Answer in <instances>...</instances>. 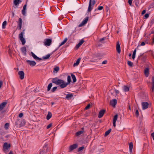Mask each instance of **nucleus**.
<instances>
[{
  "mask_svg": "<svg viewBox=\"0 0 154 154\" xmlns=\"http://www.w3.org/2000/svg\"><path fill=\"white\" fill-rule=\"evenodd\" d=\"M52 82L56 85H59L61 88H64L66 87V85L64 80L59 79L57 77L53 78L52 80Z\"/></svg>",
  "mask_w": 154,
  "mask_h": 154,
  "instance_id": "f257e3e1",
  "label": "nucleus"
},
{
  "mask_svg": "<svg viewBox=\"0 0 154 154\" xmlns=\"http://www.w3.org/2000/svg\"><path fill=\"white\" fill-rule=\"evenodd\" d=\"M25 124V121L24 120H20V119H17L15 122V125L17 127H21L24 125Z\"/></svg>",
  "mask_w": 154,
  "mask_h": 154,
  "instance_id": "f03ea898",
  "label": "nucleus"
},
{
  "mask_svg": "<svg viewBox=\"0 0 154 154\" xmlns=\"http://www.w3.org/2000/svg\"><path fill=\"white\" fill-rule=\"evenodd\" d=\"M11 147L10 144H8L7 142L4 143L3 146V151L5 153H7L9 151V149Z\"/></svg>",
  "mask_w": 154,
  "mask_h": 154,
  "instance_id": "7ed1b4c3",
  "label": "nucleus"
},
{
  "mask_svg": "<svg viewBox=\"0 0 154 154\" xmlns=\"http://www.w3.org/2000/svg\"><path fill=\"white\" fill-rule=\"evenodd\" d=\"M25 29H24L23 30L19 35V38L20 40L21 41L23 45H24L26 42V40L25 38L23 37V34L24 33V31Z\"/></svg>",
  "mask_w": 154,
  "mask_h": 154,
  "instance_id": "20e7f679",
  "label": "nucleus"
},
{
  "mask_svg": "<svg viewBox=\"0 0 154 154\" xmlns=\"http://www.w3.org/2000/svg\"><path fill=\"white\" fill-rule=\"evenodd\" d=\"M78 146L77 143H75L70 146L69 148V152L72 151L73 150L76 149Z\"/></svg>",
  "mask_w": 154,
  "mask_h": 154,
  "instance_id": "39448f33",
  "label": "nucleus"
},
{
  "mask_svg": "<svg viewBox=\"0 0 154 154\" xmlns=\"http://www.w3.org/2000/svg\"><path fill=\"white\" fill-rule=\"evenodd\" d=\"M88 19V17H86V18L82 21V23L78 25V27H81L85 25V24H86L87 22Z\"/></svg>",
  "mask_w": 154,
  "mask_h": 154,
  "instance_id": "423d86ee",
  "label": "nucleus"
},
{
  "mask_svg": "<svg viewBox=\"0 0 154 154\" xmlns=\"http://www.w3.org/2000/svg\"><path fill=\"white\" fill-rule=\"evenodd\" d=\"M26 62L31 66H34L36 64V62L34 61L27 60H26Z\"/></svg>",
  "mask_w": 154,
  "mask_h": 154,
  "instance_id": "0eeeda50",
  "label": "nucleus"
},
{
  "mask_svg": "<svg viewBox=\"0 0 154 154\" xmlns=\"http://www.w3.org/2000/svg\"><path fill=\"white\" fill-rule=\"evenodd\" d=\"M18 74L19 76L20 79L23 80L24 77V73L23 71H20L18 72Z\"/></svg>",
  "mask_w": 154,
  "mask_h": 154,
  "instance_id": "6e6552de",
  "label": "nucleus"
},
{
  "mask_svg": "<svg viewBox=\"0 0 154 154\" xmlns=\"http://www.w3.org/2000/svg\"><path fill=\"white\" fill-rule=\"evenodd\" d=\"M149 104L147 102H143L142 103V109H145L148 108Z\"/></svg>",
  "mask_w": 154,
  "mask_h": 154,
  "instance_id": "1a4fd4ad",
  "label": "nucleus"
},
{
  "mask_svg": "<svg viewBox=\"0 0 154 154\" xmlns=\"http://www.w3.org/2000/svg\"><path fill=\"white\" fill-rule=\"evenodd\" d=\"M138 60H140L142 63L145 62L146 59V57L145 56H142V54L140 55L138 57Z\"/></svg>",
  "mask_w": 154,
  "mask_h": 154,
  "instance_id": "9d476101",
  "label": "nucleus"
},
{
  "mask_svg": "<svg viewBox=\"0 0 154 154\" xmlns=\"http://www.w3.org/2000/svg\"><path fill=\"white\" fill-rule=\"evenodd\" d=\"M116 50L118 53L120 54L121 52V48L119 41L117 42L116 45Z\"/></svg>",
  "mask_w": 154,
  "mask_h": 154,
  "instance_id": "9b49d317",
  "label": "nucleus"
},
{
  "mask_svg": "<svg viewBox=\"0 0 154 154\" xmlns=\"http://www.w3.org/2000/svg\"><path fill=\"white\" fill-rule=\"evenodd\" d=\"M52 42V40L49 38L47 39L44 43L45 45L49 46L50 45Z\"/></svg>",
  "mask_w": 154,
  "mask_h": 154,
  "instance_id": "f8f14e48",
  "label": "nucleus"
},
{
  "mask_svg": "<svg viewBox=\"0 0 154 154\" xmlns=\"http://www.w3.org/2000/svg\"><path fill=\"white\" fill-rule=\"evenodd\" d=\"M105 112V110L102 109V110H100L99 113V114H98V118H102Z\"/></svg>",
  "mask_w": 154,
  "mask_h": 154,
  "instance_id": "ddd939ff",
  "label": "nucleus"
},
{
  "mask_svg": "<svg viewBox=\"0 0 154 154\" xmlns=\"http://www.w3.org/2000/svg\"><path fill=\"white\" fill-rule=\"evenodd\" d=\"M117 103V100L116 99H114L110 101V104L113 107H115Z\"/></svg>",
  "mask_w": 154,
  "mask_h": 154,
  "instance_id": "4468645a",
  "label": "nucleus"
},
{
  "mask_svg": "<svg viewBox=\"0 0 154 154\" xmlns=\"http://www.w3.org/2000/svg\"><path fill=\"white\" fill-rule=\"evenodd\" d=\"M7 103V102H4L0 104V111H1L4 108L5 106Z\"/></svg>",
  "mask_w": 154,
  "mask_h": 154,
  "instance_id": "2eb2a0df",
  "label": "nucleus"
},
{
  "mask_svg": "<svg viewBox=\"0 0 154 154\" xmlns=\"http://www.w3.org/2000/svg\"><path fill=\"white\" fill-rule=\"evenodd\" d=\"M67 38H65L64 39V40H63V41L59 45V46H58V47L54 51V52H55V51H56L58 48H59L61 46V45H63V44H64L67 41Z\"/></svg>",
  "mask_w": 154,
  "mask_h": 154,
  "instance_id": "dca6fc26",
  "label": "nucleus"
},
{
  "mask_svg": "<svg viewBox=\"0 0 154 154\" xmlns=\"http://www.w3.org/2000/svg\"><path fill=\"white\" fill-rule=\"evenodd\" d=\"M22 53L25 55L26 54V49L25 47H23L21 48Z\"/></svg>",
  "mask_w": 154,
  "mask_h": 154,
  "instance_id": "f3484780",
  "label": "nucleus"
},
{
  "mask_svg": "<svg viewBox=\"0 0 154 154\" xmlns=\"http://www.w3.org/2000/svg\"><path fill=\"white\" fill-rule=\"evenodd\" d=\"M84 42V41L82 39L81 40L79 43L76 45L75 46V48L77 49L79 47L83 44Z\"/></svg>",
  "mask_w": 154,
  "mask_h": 154,
  "instance_id": "a211bd4d",
  "label": "nucleus"
},
{
  "mask_svg": "<svg viewBox=\"0 0 154 154\" xmlns=\"http://www.w3.org/2000/svg\"><path fill=\"white\" fill-rule=\"evenodd\" d=\"M91 2L92 0H89V6L88 8V11L90 12L93 8V7H91Z\"/></svg>",
  "mask_w": 154,
  "mask_h": 154,
  "instance_id": "6ab92c4d",
  "label": "nucleus"
},
{
  "mask_svg": "<svg viewBox=\"0 0 154 154\" xmlns=\"http://www.w3.org/2000/svg\"><path fill=\"white\" fill-rule=\"evenodd\" d=\"M152 86H151V89H152V92H153L154 91V77H152Z\"/></svg>",
  "mask_w": 154,
  "mask_h": 154,
  "instance_id": "aec40b11",
  "label": "nucleus"
},
{
  "mask_svg": "<svg viewBox=\"0 0 154 154\" xmlns=\"http://www.w3.org/2000/svg\"><path fill=\"white\" fill-rule=\"evenodd\" d=\"M84 128H82V130L77 132L76 133V135L77 136H79L81 134H82L84 132Z\"/></svg>",
  "mask_w": 154,
  "mask_h": 154,
  "instance_id": "412c9836",
  "label": "nucleus"
},
{
  "mask_svg": "<svg viewBox=\"0 0 154 154\" xmlns=\"http://www.w3.org/2000/svg\"><path fill=\"white\" fill-rule=\"evenodd\" d=\"M81 60V58L80 57L77 60L76 62L73 65V66L74 67H75V66H78L80 62V61Z\"/></svg>",
  "mask_w": 154,
  "mask_h": 154,
  "instance_id": "4be33fe9",
  "label": "nucleus"
},
{
  "mask_svg": "<svg viewBox=\"0 0 154 154\" xmlns=\"http://www.w3.org/2000/svg\"><path fill=\"white\" fill-rule=\"evenodd\" d=\"M149 69L148 68H146L144 70V73L146 77L148 76Z\"/></svg>",
  "mask_w": 154,
  "mask_h": 154,
  "instance_id": "5701e85b",
  "label": "nucleus"
},
{
  "mask_svg": "<svg viewBox=\"0 0 154 154\" xmlns=\"http://www.w3.org/2000/svg\"><path fill=\"white\" fill-rule=\"evenodd\" d=\"M67 82H65V83L66 85V86L69 84H70V82H71V77L70 75H68L67 76Z\"/></svg>",
  "mask_w": 154,
  "mask_h": 154,
  "instance_id": "b1692460",
  "label": "nucleus"
},
{
  "mask_svg": "<svg viewBox=\"0 0 154 154\" xmlns=\"http://www.w3.org/2000/svg\"><path fill=\"white\" fill-rule=\"evenodd\" d=\"M21 2V0H14V3L15 5L17 6Z\"/></svg>",
  "mask_w": 154,
  "mask_h": 154,
  "instance_id": "393cba45",
  "label": "nucleus"
},
{
  "mask_svg": "<svg viewBox=\"0 0 154 154\" xmlns=\"http://www.w3.org/2000/svg\"><path fill=\"white\" fill-rule=\"evenodd\" d=\"M52 114L50 112H48V114L46 116V119L47 120H49L52 117Z\"/></svg>",
  "mask_w": 154,
  "mask_h": 154,
  "instance_id": "a878e982",
  "label": "nucleus"
},
{
  "mask_svg": "<svg viewBox=\"0 0 154 154\" xmlns=\"http://www.w3.org/2000/svg\"><path fill=\"white\" fill-rule=\"evenodd\" d=\"M71 75L73 80V83H75L76 81V79L75 76L72 73H71Z\"/></svg>",
  "mask_w": 154,
  "mask_h": 154,
  "instance_id": "bb28decb",
  "label": "nucleus"
},
{
  "mask_svg": "<svg viewBox=\"0 0 154 154\" xmlns=\"http://www.w3.org/2000/svg\"><path fill=\"white\" fill-rule=\"evenodd\" d=\"M133 147V144L132 142L130 143L129 144V151L131 153Z\"/></svg>",
  "mask_w": 154,
  "mask_h": 154,
  "instance_id": "cd10ccee",
  "label": "nucleus"
},
{
  "mask_svg": "<svg viewBox=\"0 0 154 154\" xmlns=\"http://www.w3.org/2000/svg\"><path fill=\"white\" fill-rule=\"evenodd\" d=\"M123 89L125 92H127L129 90V87L126 85H124L123 87Z\"/></svg>",
  "mask_w": 154,
  "mask_h": 154,
  "instance_id": "c85d7f7f",
  "label": "nucleus"
},
{
  "mask_svg": "<svg viewBox=\"0 0 154 154\" xmlns=\"http://www.w3.org/2000/svg\"><path fill=\"white\" fill-rule=\"evenodd\" d=\"M73 95L72 94H67L66 97V99H68V100H69L72 97Z\"/></svg>",
  "mask_w": 154,
  "mask_h": 154,
  "instance_id": "c756f323",
  "label": "nucleus"
},
{
  "mask_svg": "<svg viewBox=\"0 0 154 154\" xmlns=\"http://www.w3.org/2000/svg\"><path fill=\"white\" fill-rule=\"evenodd\" d=\"M111 131V129L110 128L108 130L106 131L104 134V136L106 137L109 134Z\"/></svg>",
  "mask_w": 154,
  "mask_h": 154,
  "instance_id": "7c9ffc66",
  "label": "nucleus"
},
{
  "mask_svg": "<svg viewBox=\"0 0 154 154\" xmlns=\"http://www.w3.org/2000/svg\"><path fill=\"white\" fill-rule=\"evenodd\" d=\"M51 56V54H48L45 56H43L42 57V58L44 60H47Z\"/></svg>",
  "mask_w": 154,
  "mask_h": 154,
  "instance_id": "2f4dec72",
  "label": "nucleus"
},
{
  "mask_svg": "<svg viewBox=\"0 0 154 154\" xmlns=\"http://www.w3.org/2000/svg\"><path fill=\"white\" fill-rule=\"evenodd\" d=\"M52 86V83H50L48 85L47 87V91H49L51 89Z\"/></svg>",
  "mask_w": 154,
  "mask_h": 154,
  "instance_id": "473e14b6",
  "label": "nucleus"
},
{
  "mask_svg": "<svg viewBox=\"0 0 154 154\" xmlns=\"http://www.w3.org/2000/svg\"><path fill=\"white\" fill-rule=\"evenodd\" d=\"M118 117V115L117 114H116L114 116L113 121L116 122L117 120Z\"/></svg>",
  "mask_w": 154,
  "mask_h": 154,
  "instance_id": "72a5a7b5",
  "label": "nucleus"
},
{
  "mask_svg": "<svg viewBox=\"0 0 154 154\" xmlns=\"http://www.w3.org/2000/svg\"><path fill=\"white\" fill-rule=\"evenodd\" d=\"M31 54L32 56L33 57L35 60H36L37 58V56L33 52H31Z\"/></svg>",
  "mask_w": 154,
  "mask_h": 154,
  "instance_id": "f704fd0d",
  "label": "nucleus"
},
{
  "mask_svg": "<svg viewBox=\"0 0 154 154\" xmlns=\"http://www.w3.org/2000/svg\"><path fill=\"white\" fill-rule=\"evenodd\" d=\"M22 20L21 18H19V21L18 23V25H22Z\"/></svg>",
  "mask_w": 154,
  "mask_h": 154,
  "instance_id": "c9c22d12",
  "label": "nucleus"
},
{
  "mask_svg": "<svg viewBox=\"0 0 154 154\" xmlns=\"http://www.w3.org/2000/svg\"><path fill=\"white\" fill-rule=\"evenodd\" d=\"M7 24V21H5L3 22L2 23V28L3 29H5V26Z\"/></svg>",
  "mask_w": 154,
  "mask_h": 154,
  "instance_id": "e433bc0d",
  "label": "nucleus"
},
{
  "mask_svg": "<svg viewBox=\"0 0 154 154\" xmlns=\"http://www.w3.org/2000/svg\"><path fill=\"white\" fill-rule=\"evenodd\" d=\"M128 64V66H130L131 67L133 66V63L130 61H128L127 62Z\"/></svg>",
  "mask_w": 154,
  "mask_h": 154,
  "instance_id": "4c0bfd02",
  "label": "nucleus"
},
{
  "mask_svg": "<svg viewBox=\"0 0 154 154\" xmlns=\"http://www.w3.org/2000/svg\"><path fill=\"white\" fill-rule=\"evenodd\" d=\"M59 70V67L58 66H56V67L54 68L53 71H56V72H57Z\"/></svg>",
  "mask_w": 154,
  "mask_h": 154,
  "instance_id": "58836bf2",
  "label": "nucleus"
},
{
  "mask_svg": "<svg viewBox=\"0 0 154 154\" xmlns=\"http://www.w3.org/2000/svg\"><path fill=\"white\" fill-rule=\"evenodd\" d=\"M133 3H134L135 5L137 7H138L139 3L138 0H135L133 2Z\"/></svg>",
  "mask_w": 154,
  "mask_h": 154,
  "instance_id": "ea45409f",
  "label": "nucleus"
},
{
  "mask_svg": "<svg viewBox=\"0 0 154 154\" xmlns=\"http://www.w3.org/2000/svg\"><path fill=\"white\" fill-rule=\"evenodd\" d=\"M106 38V37H104L103 38H101L100 39L99 42H102V43H104V42H103L102 41L105 40Z\"/></svg>",
  "mask_w": 154,
  "mask_h": 154,
  "instance_id": "a19ab883",
  "label": "nucleus"
},
{
  "mask_svg": "<svg viewBox=\"0 0 154 154\" xmlns=\"http://www.w3.org/2000/svg\"><path fill=\"white\" fill-rule=\"evenodd\" d=\"M154 7V3L153 2L149 6V9L153 8Z\"/></svg>",
  "mask_w": 154,
  "mask_h": 154,
  "instance_id": "79ce46f5",
  "label": "nucleus"
},
{
  "mask_svg": "<svg viewBox=\"0 0 154 154\" xmlns=\"http://www.w3.org/2000/svg\"><path fill=\"white\" fill-rule=\"evenodd\" d=\"M57 88V87L56 86L54 87L51 89V91L52 92H54L56 90Z\"/></svg>",
  "mask_w": 154,
  "mask_h": 154,
  "instance_id": "37998d69",
  "label": "nucleus"
},
{
  "mask_svg": "<svg viewBox=\"0 0 154 154\" xmlns=\"http://www.w3.org/2000/svg\"><path fill=\"white\" fill-rule=\"evenodd\" d=\"M9 126V124L8 123H6L5 126V129L7 130L8 128V127Z\"/></svg>",
  "mask_w": 154,
  "mask_h": 154,
  "instance_id": "c03bdc74",
  "label": "nucleus"
},
{
  "mask_svg": "<svg viewBox=\"0 0 154 154\" xmlns=\"http://www.w3.org/2000/svg\"><path fill=\"white\" fill-rule=\"evenodd\" d=\"M91 106V105L90 104H88L85 107L84 109V110H87Z\"/></svg>",
  "mask_w": 154,
  "mask_h": 154,
  "instance_id": "a18cd8bd",
  "label": "nucleus"
},
{
  "mask_svg": "<svg viewBox=\"0 0 154 154\" xmlns=\"http://www.w3.org/2000/svg\"><path fill=\"white\" fill-rule=\"evenodd\" d=\"M84 148V146H81L78 149V152L80 151H81Z\"/></svg>",
  "mask_w": 154,
  "mask_h": 154,
  "instance_id": "49530a36",
  "label": "nucleus"
},
{
  "mask_svg": "<svg viewBox=\"0 0 154 154\" xmlns=\"http://www.w3.org/2000/svg\"><path fill=\"white\" fill-rule=\"evenodd\" d=\"M26 10L23 9L22 10V14L24 16L26 15Z\"/></svg>",
  "mask_w": 154,
  "mask_h": 154,
  "instance_id": "de8ad7c7",
  "label": "nucleus"
},
{
  "mask_svg": "<svg viewBox=\"0 0 154 154\" xmlns=\"http://www.w3.org/2000/svg\"><path fill=\"white\" fill-rule=\"evenodd\" d=\"M135 114L136 116L137 117H138V116L139 115V112H138V110L137 109L135 111Z\"/></svg>",
  "mask_w": 154,
  "mask_h": 154,
  "instance_id": "09e8293b",
  "label": "nucleus"
},
{
  "mask_svg": "<svg viewBox=\"0 0 154 154\" xmlns=\"http://www.w3.org/2000/svg\"><path fill=\"white\" fill-rule=\"evenodd\" d=\"M152 33L154 34L153 37L152 39V45H153V44L154 43V31H152L151 32V34H152Z\"/></svg>",
  "mask_w": 154,
  "mask_h": 154,
  "instance_id": "8fccbe9b",
  "label": "nucleus"
},
{
  "mask_svg": "<svg viewBox=\"0 0 154 154\" xmlns=\"http://www.w3.org/2000/svg\"><path fill=\"white\" fill-rule=\"evenodd\" d=\"M46 152L43 150H41L39 152V154H46Z\"/></svg>",
  "mask_w": 154,
  "mask_h": 154,
  "instance_id": "3c124183",
  "label": "nucleus"
},
{
  "mask_svg": "<svg viewBox=\"0 0 154 154\" xmlns=\"http://www.w3.org/2000/svg\"><path fill=\"white\" fill-rule=\"evenodd\" d=\"M149 17V14H146L144 17V18L146 19L148 18Z\"/></svg>",
  "mask_w": 154,
  "mask_h": 154,
  "instance_id": "603ef678",
  "label": "nucleus"
},
{
  "mask_svg": "<svg viewBox=\"0 0 154 154\" xmlns=\"http://www.w3.org/2000/svg\"><path fill=\"white\" fill-rule=\"evenodd\" d=\"M132 0H128V3L130 6H132Z\"/></svg>",
  "mask_w": 154,
  "mask_h": 154,
  "instance_id": "864d4df0",
  "label": "nucleus"
},
{
  "mask_svg": "<svg viewBox=\"0 0 154 154\" xmlns=\"http://www.w3.org/2000/svg\"><path fill=\"white\" fill-rule=\"evenodd\" d=\"M103 7L102 6H99L97 8V10H101L103 9Z\"/></svg>",
  "mask_w": 154,
  "mask_h": 154,
  "instance_id": "5fc2aeb1",
  "label": "nucleus"
},
{
  "mask_svg": "<svg viewBox=\"0 0 154 154\" xmlns=\"http://www.w3.org/2000/svg\"><path fill=\"white\" fill-rule=\"evenodd\" d=\"M52 125V124L51 123L49 124L47 127V129L49 128Z\"/></svg>",
  "mask_w": 154,
  "mask_h": 154,
  "instance_id": "6e6d98bb",
  "label": "nucleus"
},
{
  "mask_svg": "<svg viewBox=\"0 0 154 154\" xmlns=\"http://www.w3.org/2000/svg\"><path fill=\"white\" fill-rule=\"evenodd\" d=\"M23 113H20L19 115V117L20 118H21L23 116Z\"/></svg>",
  "mask_w": 154,
  "mask_h": 154,
  "instance_id": "4d7b16f0",
  "label": "nucleus"
},
{
  "mask_svg": "<svg viewBox=\"0 0 154 154\" xmlns=\"http://www.w3.org/2000/svg\"><path fill=\"white\" fill-rule=\"evenodd\" d=\"M18 25V26L17 27V28L19 30H20L21 29L22 25Z\"/></svg>",
  "mask_w": 154,
  "mask_h": 154,
  "instance_id": "13d9d810",
  "label": "nucleus"
},
{
  "mask_svg": "<svg viewBox=\"0 0 154 154\" xmlns=\"http://www.w3.org/2000/svg\"><path fill=\"white\" fill-rule=\"evenodd\" d=\"M154 22V18H152L150 22V23L152 25Z\"/></svg>",
  "mask_w": 154,
  "mask_h": 154,
  "instance_id": "bf43d9fd",
  "label": "nucleus"
},
{
  "mask_svg": "<svg viewBox=\"0 0 154 154\" xmlns=\"http://www.w3.org/2000/svg\"><path fill=\"white\" fill-rule=\"evenodd\" d=\"M115 91L116 94H118L119 93V91L117 89H115Z\"/></svg>",
  "mask_w": 154,
  "mask_h": 154,
  "instance_id": "052dcab7",
  "label": "nucleus"
},
{
  "mask_svg": "<svg viewBox=\"0 0 154 154\" xmlns=\"http://www.w3.org/2000/svg\"><path fill=\"white\" fill-rule=\"evenodd\" d=\"M107 63V60H104L102 62V64H106Z\"/></svg>",
  "mask_w": 154,
  "mask_h": 154,
  "instance_id": "680f3d73",
  "label": "nucleus"
},
{
  "mask_svg": "<svg viewBox=\"0 0 154 154\" xmlns=\"http://www.w3.org/2000/svg\"><path fill=\"white\" fill-rule=\"evenodd\" d=\"M151 136L152 137L153 139L154 140V132H153L151 134Z\"/></svg>",
  "mask_w": 154,
  "mask_h": 154,
  "instance_id": "e2e57ef3",
  "label": "nucleus"
},
{
  "mask_svg": "<svg viewBox=\"0 0 154 154\" xmlns=\"http://www.w3.org/2000/svg\"><path fill=\"white\" fill-rule=\"evenodd\" d=\"M95 2H95V0H93L92 1V5H93V6L95 4Z\"/></svg>",
  "mask_w": 154,
  "mask_h": 154,
  "instance_id": "0e129e2a",
  "label": "nucleus"
},
{
  "mask_svg": "<svg viewBox=\"0 0 154 154\" xmlns=\"http://www.w3.org/2000/svg\"><path fill=\"white\" fill-rule=\"evenodd\" d=\"M26 4H25L23 6V9L26 10Z\"/></svg>",
  "mask_w": 154,
  "mask_h": 154,
  "instance_id": "69168bd1",
  "label": "nucleus"
},
{
  "mask_svg": "<svg viewBox=\"0 0 154 154\" xmlns=\"http://www.w3.org/2000/svg\"><path fill=\"white\" fill-rule=\"evenodd\" d=\"M146 12V10H143L141 13L142 15L144 14Z\"/></svg>",
  "mask_w": 154,
  "mask_h": 154,
  "instance_id": "338daca9",
  "label": "nucleus"
},
{
  "mask_svg": "<svg viewBox=\"0 0 154 154\" xmlns=\"http://www.w3.org/2000/svg\"><path fill=\"white\" fill-rule=\"evenodd\" d=\"M145 45V42H141V44L140 45L143 46V45Z\"/></svg>",
  "mask_w": 154,
  "mask_h": 154,
  "instance_id": "774afa93",
  "label": "nucleus"
}]
</instances>
